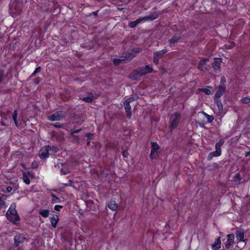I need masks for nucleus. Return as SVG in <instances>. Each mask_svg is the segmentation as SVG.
Returning a JSON list of instances; mask_svg holds the SVG:
<instances>
[{
  "mask_svg": "<svg viewBox=\"0 0 250 250\" xmlns=\"http://www.w3.org/2000/svg\"><path fill=\"white\" fill-rule=\"evenodd\" d=\"M23 2L21 0H11L9 4V13L13 17H16L22 11Z\"/></svg>",
  "mask_w": 250,
  "mask_h": 250,
  "instance_id": "obj_1",
  "label": "nucleus"
},
{
  "mask_svg": "<svg viewBox=\"0 0 250 250\" xmlns=\"http://www.w3.org/2000/svg\"><path fill=\"white\" fill-rule=\"evenodd\" d=\"M235 235L236 237V239L238 241V243L239 242H244V244L241 245L239 247L238 246V248L242 249L246 245L247 242L248 241V239H244V231L243 229H239L236 230L235 231Z\"/></svg>",
  "mask_w": 250,
  "mask_h": 250,
  "instance_id": "obj_2",
  "label": "nucleus"
},
{
  "mask_svg": "<svg viewBox=\"0 0 250 250\" xmlns=\"http://www.w3.org/2000/svg\"><path fill=\"white\" fill-rule=\"evenodd\" d=\"M53 148L55 149L57 148L55 146H51L49 145H47L41 149L39 153V156L40 158L44 159L48 157L49 155V151Z\"/></svg>",
  "mask_w": 250,
  "mask_h": 250,
  "instance_id": "obj_3",
  "label": "nucleus"
},
{
  "mask_svg": "<svg viewBox=\"0 0 250 250\" xmlns=\"http://www.w3.org/2000/svg\"><path fill=\"white\" fill-rule=\"evenodd\" d=\"M65 117V113L62 111L55 112L53 114L47 117L50 121H61Z\"/></svg>",
  "mask_w": 250,
  "mask_h": 250,
  "instance_id": "obj_4",
  "label": "nucleus"
},
{
  "mask_svg": "<svg viewBox=\"0 0 250 250\" xmlns=\"http://www.w3.org/2000/svg\"><path fill=\"white\" fill-rule=\"evenodd\" d=\"M171 119H172V121L169 127L172 130L175 128L178 125L180 119V114L178 112H175L171 116Z\"/></svg>",
  "mask_w": 250,
  "mask_h": 250,
  "instance_id": "obj_5",
  "label": "nucleus"
},
{
  "mask_svg": "<svg viewBox=\"0 0 250 250\" xmlns=\"http://www.w3.org/2000/svg\"><path fill=\"white\" fill-rule=\"evenodd\" d=\"M227 241L225 244V248L228 250L230 248V246L234 242V234L233 233L229 234L227 235Z\"/></svg>",
  "mask_w": 250,
  "mask_h": 250,
  "instance_id": "obj_6",
  "label": "nucleus"
},
{
  "mask_svg": "<svg viewBox=\"0 0 250 250\" xmlns=\"http://www.w3.org/2000/svg\"><path fill=\"white\" fill-rule=\"evenodd\" d=\"M140 72H141V75H144L147 73H150L153 71V68L151 66L146 65L144 66H141L138 68Z\"/></svg>",
  "mask_w": 250,
  "mask_h": 250,
  "instance_id": "obj_7",
  "label": "nucleus"
},
{
  "mask_svg": "<svg viewBox=\"0 0 250 250\" xmlns=\"http://www.w3.org/2000/svg\"><path fill=\"white\" fill-rule=\"evenodd\" d=\"M226 90V85H219L218 89L215 93L214 99H219L225 92Z\"/></svg>",
  "mask_w": 250,
  "mask_h": 250,
  "instance_id": "obj_8",
  "label": "nucleus"
},
{
  "mask_svg": "<svg viewBox=\"0 0 250 250\" xmlns=\"http://www.w3.org/2000/svg\"><path fill=\"white\" fill-rule=\"evenodd\" d=\"M6 217L8 220L16 225L17 224L16 221H19L20 220V218L17 213V210H16L15 213L14 212L13 214H10L9 216H6Z\"/></svg>",
  "mask_w": 250,
  "mask_h": 250,
  "instance_id": "obj_9",
  "label": "nucleus"
},
{
  "mask_svg": "<svg viewBox=\"0 0 250 250\" xmlns=\"http://www.w3.org/2000/svg\"><path fill=\"white\" fill-rule=\"evenodd\" d=\"M25 239V237L21 234L15 235L14 238L15 247H18L20 244L24 242Z\"/></svg>",
  "mask_w": 250,
  "mask_h": 250,
  "instance_id": "obj_10",
  "label": "nucleus"
},
{
  "mask_svg": "<svg viewBox=\"0 0 250 250\" xmlns=\"http://www.w3.org/2000/svg\"><path fill=\"white\" fill-rule=\"evenodd\" d=\"M124 104L126 116L127 118H130L132 116V113L131 111V106L130 105V103H128V101H125L124 103Z\"/></svg>",
  "mask_w": 250,
  "mask_h": 250,
  "instance_id": "obj_11",
  "label": "nucleus"
},
{
  "mask_svg": "<svg viewBox=\"0 0 250 250\" xmlns=\"http://www.w3.org/2000/svg\"><path fill=\"white\" fill-rule=\"evenodd\" d=\"M141 76H142V75H141V72L138 68L132 71L130 74V78L133 80H136Z\"/></svg>",
  "mask_w": 250,
  "mask_h": 250,
  "instance_id": "obj_12",
  "label": "nucleus"
},
{
  "mask_svg": "<svg viewBox=\"0 0 250 250\" xmlns=\"http://www.w3.org/2000/svg\"><path fill=\"white\" fill-rule=\"evenodd\" d=\"M220 59L219 58H214V62L212 63V67L213 68L215 71H220Z\"/></svg>",
  "mask_w": 250,
  "mask_h": 250,
  "instance_id": "obj_13",
  "label": "nucleus"
},
{
  "mask_svg": "<svg viewBox=\"0 0 250 250\" xmlns=\"http://www.w3.org/2000/svg\"><path fill=\"white\" fill-rule=\"evenodd\" d=\"M59 220V217L57 214H53L50 218L51 225L54 228H56Z\"/></svg>",
  "mask_w": 250,
  "mask_h": 250,
  "instance_id": "obj_14",
  "label": "nucleus"
},
{
  "mask_svg": "<svg viewBox=\"0 0 250 250\" xmlns=\"http://www.w3.org/2000/svg\"><path fill=\"white\" fill-rule=\"evenodd\" d=\"M221 237L219 236L215 240L214 244L212 245V249L218 250L221 248Z\"/></svg>",
  "mask_w": 250,
  "mask_h": 250,
  "instance_id": "obj_15",
  "label": "nucleus"
},
{
  "mask_svg": "<svg viewBox=\"0 0 250 250\" xmlns=\"http://www.w3.org/2000/svg\"><path fill=\"white\" fill-rule=\"evenodd\" d=\"M214 102L217 105L219 111L222 113L223 112V105L219 99H214Z\"/></svg>",
  "mask_w": 250,
  "mask_h": 250,
  "instance_id": "obj_16",
  "label": "nucleus"
},
{
  "mask_svg": "<svg viewBox=\"0 0 250 250\" xmlns=\"http://www.w3.org/2000/svg\"><path fill=\"white\" fill-rule=\"evenodd\" d=\"M181 37L175 34L169 40V44H175L179 42Z\"/></svg>",
  "mask_w": 250,
  "mask_h": 250,
  "instance_id": "obj_17",
  "label": "nucleus"
},
{
  "mask_svg": "<svg viewBox=\"0 0 250 250\" xmlns=\"http://www.w3.org/2000/svg\"><path fill=\"white\" fill-rule=\"evenodd\" d=\"M221 155V153H220V152H219L217 150H215L214 151L210 152L208 154V156L207 157V160L208 161H210L213 157H218V156H220Z\"/></svg>",
  "mask_w": 250,
  "mask_h": 250,
  "instance_id": "obj_18",
  "label": "nucleus"
},
{
  "mask_svg": "<svg viewBox=\"0 0 250 250\" xmlns=\"http://www.w3.org/2000/svg\"><path fill=\"white\" fill-rule=\"evenodd\" d=\"M109 208L113 211H115L118 207L117 203L115 201H110L107 205Z\"/></svg>",
  "mask_w": 250,
  "mask_h": 250,
  "instance_id": "obj_19",
  "label": "nucleus"
},
{
  "mask_svg": "<svg viewBox=\"0 0 250 250\" xmlns=\"http://www.w3.org/2000/svg\"><path fill=\"white\" fill-rule=\"evenodd\" d=\"M81 99L86 103H91L94 100V96L93 93H88L86 97L83 98Z\"/></svg>",
  "mask_w": 250,
  "mask_h": 250,
  "instance_id": "obj_20",
  "label": "nucleus"
},
{
  "mask_svg": "<svg viewBox=\"0 0 250 250\" xmlns=\"http://www.w3.org/2000/svg\"><path fill=\"white\" fill-rule=\"evenodd\" d=\"M16 204L15 203H12L9 209L7 211L5 215L9 216L10 214H13V213L16 212Z\"/></svg>",
  "mask_w": 250,
  "mask_h": 250,
  "instance_id": "obj_21",
  "label": "nucleus"
},
{
  "mask_svg": "<svg viewBox=\"0 0 250 250\" xmlns=\"http://www.w3.org/2000/svg\"><path fill=\"white\" fill-rule=\"evenodd\" d=\"M158 17V14L154 13L143 18V21H152L156 19Z\"/></svg>",
  "mask_w": 250,
  "mask_h": 250,
  "instance_id": "obj_22",
  "label": "nucleus"
},
{
  "mask_svg": "<svg viewBox=\"0 0 250 250\" xmlns=\"http://www.w3.org/2000/svg\"><path fill=\"white\" fill-rule=\"evenodd\" d=\"M242 177L239 172L236 173L233 177V181L238 184H240L242 183Z\"/></svg>",
  "mask_w": 250,
  "mask_h": 250,
  "instance_id": "obj_23",
  "label": "nucleus"
},
{
  "mask_svg": "<svg viewBox=\"0 0 250 250\" xmlns=\"http://www.w3.org/2000/svg\"><path fill=\"white\" fill-rule=\"evenodd\" d=\"M142 21H143V18H139L135 21H131L129 23L128 26L130 28H134L139 23Z\"/></svg>",
  "mask_w": 250,
  "mask_h": 250,
  "instance_id": "obj_24",
  "label": "nucleus"
},
{
  "mask_svg": "<svg viewBox=\"0 0 250 250\" xmlns=\"http://www.w3.org/2000/svg\"><path fill=\"white\" fill-rule=\"evenodd\" d=\"M167 52V49H164L159 51H156L154 53V56L157 57L159 58H161L163 54Z\"/></svg>",
  "mask_w": 250,
  "mask_h": 250,
  "instance_id": "obj_25",
  "label": "nucleus"
},
{
  "mask_svg": "<svg viewBox=\"0 0 250 250\" xmlns=\"http://www.w3.org/2000/svg\"><path fill=\"white\" fill-rule=\"evenodd\" d=\"M113 62L115 65H118L121 63H126L125 59L114 58L113 60Z\"/></svg>",
  "mask_w": 250,
  "mask_h": 250,
  "instance_id": "obj_26",
  "label": "nucleus"
},
{
  "mask_svg": "<svg viewBox=\"0 0 250 250\" xmlns=\"http://www.w3.org/2000/svg\"><path fill=\"white\" fill-rule=\"evenodd\" d=\"M210 89H213L212 86H207L206 88H199L198 90L204 92L207 95H209L211 93Z\"/></svg>",
  "mask_w": 250,
  "mask_h": 250,
  "instance_id": "obj_27",
  "label": "nucleus"
},
{
  "mask_svg": "<svg viewBox=\"0 0 250 250\" xmlns=\"http://www.w3.org/2000/svg\"><path fill=\"white\" fill-rule=\"evenodd\" d=\"M39 214L43 217H47L49 214V210L48 209H40L39 212Z\"/></svg>",
  "mask_w": 250,
  "mask_h": 250,
  "instance_id": "obj_28",
  "label": "nucleus"
},
{
  "mask_svg": "<svg viewBox=\"0 0 250 250\" xmlns=\"http://www.w3.org/2000/svg\"><path fill=\"white\" fill-rule=\"evenodd\" d=\"M22 178H23V180L24 182L26 184L29 185L30 184V180L29 178V177L26 174V172L25 171H23L22 172Z\"/></svg>",
  "mask_w": 250,
  "mask_h": 250,
  "instance_id": "obj_29",
  "label": "nucleus"
},
{
  "mask_svg": "<svg viewBox=\"0 0 250 250\" xmlns=\"http://www.w3.org/2000/svg\"><path fill=\"white\" fill-rule=\"evenodd\" d=\"M93 136L94 134L91 133H87L84 135L85 137L87 138V142L86 143L87 146H89L90 145V141L92 139Z\"/></svg>",
  "mask_w": 250,
  "mask_h": 250,
  "instance_id": "obj_30",
  "label": "nucleus"
},
{
  "mask_svg": "<svg viewBox=\"0 0 250 250\" xmlns=\"http://www.w3.org/2000/svg\"><path fill=\"white\" fill-rule=\"evenodd\" d=\"M134 57V56L133 55L132 53L126 52L123 59H125V62H126L127 61L131 60Z\"/></svg>",
  "mask_w": 250,
  "mask_h": 250,
  "instance_id": "obj_31",
  "label": "nucleus"
},
{
  "mask_svg": "<svg viewBox=\"0 0 250 250\" xmlns=\"http://www.w3.org/2000/svg\"><path fill=\"white\" fill-rule=\"evenodd\" d=\"M202 113L207 118L208 123H211L214 120V117L213 116L209 115L204 111H202Z\"/></svg>",
  "mask_w": 250,
  "mask_h": 250,
  "instance_id": "obj_32",
  "label": "nucleus"
},
{
  "mask_svg": "<svg viewBox=\"0 0 250 250\" xmlns=\"http://www.w3.org/2000/svg\"><path fill=\"white\" fill-rule=\"evenodd\" d=\"M151 150L157 151V150L160 148L159 146L157 144L156 142H151Z\"/></svg>",
  "mask_w": 250,
  "mask_h": 250,
  "instance_id": "obj_33",
  "label": "nucleus"
},
{
  "mask_svg": "<svg viewBox=\"0 0 250 250\" xmlns=\"http://www.w3.org/2000/svg\"><path fill=\"white\" fill-rule=\"evenodd\" d=\"M51 196L52 197L51 201L52 204L61 202L60 199L58 197H57L54 194L51 193Z\"/></svg>",
  "mask_w": 250,
  "mask_h": 250,
  "instance_id": "obj_34",
  "label": "nucleus"
},
{
  "mask_svg": "<svg viewBox=\"0 0 250 250\" xmlns=\"http://www.w3.org/2000/svg\"><path fill=\"white\" fill-rule=\"evenodd\" d=\"M139 99V96L137 94L133 95L131 97L127 99L125 101H128V103H131L132 101L137 100Z\"/></svg>",
  "mask_w": 250,
  "mask_h": 250,
  "instance_id": "obj_35",
  "label": "nucleus"
},
{
  "mask_svg": "<svg viewBox=\"0 0 250 250\" xmlns=\"http://www.w3.org/2000/svg\"><path fill=\"white\" fill-rule=\"evenodd\" d=\"M71 137L73 138V142L77 144H80V139L79 137L77 135H76L75 134H72L71 135H70Z\"/></svg>",
  "mask_w": 250,
  "mask_h": 250,
  "instance_id": "obj_36",
  "label": "nucleus"
},
{
  "mask_svg": "<svg viewBox=\"0 0 250 250\" xmlns=\"http://www.w3.org/2000/svg\"><path fill=\"white\" fill-rule=\"evenodd\" d=\"M17 117H18L17 110L16 109L14 111V112L13 113L12 119L14 120V123H15V125H16V126H18V125H17V123H18Z\"/></svg>",
  "mask_w": 250,
  "mask_h": 250,
  "instance_id": "obj_37",
  "label": "nucleus"
},
{
  "mask_svg": "<svg viewBox=\"0 0 250 250\" xmlns=\"http://www.w3.org/2000/svg\"><path fill=\"white\" fill-rule=\"evenodd\" d=\"M158 156V154L157 151H154L151 150L150 154V158L151 159H156Z\"/></svg>",
  "mask_w": 250,
  "mask_h": 250,
  "instance_id": "obj_38",
  "label": "nucleus"
},
{
  "mask_svg": "<svg viewBox=\"0 0 250 250\" xmlns=\"http://www.w3.org/2000/svg\"><path fill=\"white\" fill-rule=\"evenodd\" d=\"M208 61V58H205V59L200 61L198 65V68L200 69V66H203L205 64V62Z\"/></svg>",
  "mask_w": 250,
  "mask_h": 250,
  "instance_id": "obj_39",
  "label": "nucleus"
},
{
  "mask_svg": "<svg viewBox=\"0 0 250 250\" xmlns=\"http://www.w3.org/2000/svg\"><path fill=\"white\" fill-rule=\"evenodd\" d=\"M42 68L41 66H39L36 68L35 70L31 74V77H33L36 76V74L41 72Z\"/></svg>",
  "mask_w": 250,
  "mask_h": 250,
  "instance_id": "obj_40",
  "label": "nucleus"
},
{
  "mask_svg": "<svg viewBox=\"0 0 250 250\" xmlns=\"http://www.w3.org/2000/svg\"><path fill=\"white\" fill-rule=\"evenodd\" d=\"M131 51L134 53H138L142 51V49L139 47L133 48L131 50Z\"/></svg>",
  "mask_w": 250,
  "mask_h": 250,
  "instance_id": "obj_41",
  "label": "nucleus"
},
{
  "mask_svg": "<svg viewBox=\"0 0 250 250\" xmlns=\"http://www.w3.org/2000/svg\"><path fill=\"white\" fill-rule=\"evenodd\" d=\"M73 183H74V182L73 181H72L71 180H69L68 183H64V184H62V185L64 187L71 186V187H73V188H75V187L73 185Z\"/></svg>",
  "mask_w": 250,
  "mask_h": 250,
  "instance_id": "obj_42",
  "label": "nucleus"
},
{
  "mask_svg": "<svg viewBox=\"0 0 250 250\" xmlns=\"http://www.w3.org/2000/svg\"><path fill=\"white\" fill-rule=\"evenodd\" d=\"M241 102L244 104H248L250 103V98L249 97H245L241 100Z\"/></svg>",
  "mask_w": 250,
  "mask_h": 250,
  "instance_id": "obj_43",
  "label": "nucleus"
},
{
  "mask_svg": "<svg viewBox=\"0 0 250 250\" xmlns=\"http://www.w3.org/2000/svg\"><path fill=\"white\" fill-rule=\"evenodd\" d=\"M4 74V71L3 69L0 70V83L3 81Z\"/></svg>",
  "mask_w": 250,
  "mask_h": 250,
  "instance_id": "obj_44",
  "label": "nucleus"
},
{
  "mask_svg": "<svg viewBox=\"0 0 250 250\" xmlns=\"http://www.w3.org/2000/svg\"><path fill=\"white\" fill-rule=\"evenodd\" d=\"M226 78L225 77V76H222L221 78V80H220V84L219 85H226L225 84V83H226Z\"/></svg>",
  "mask_w": 250,
  "mask_h": 250,
  "instance_id": "obj_45",
  "label": "nucleus"
},
{
  "mask_svg": "<svg viewBox=\"0 0 250 250\" xmlns=\"http://www.w3.org/2000/svg\"><path fill=\"white\" fill-rule=\"evenodd\" d=\"M31 167L32 168H34V169L38 168V162H36V161H33L31 164Z\"/></svg>",
  "mask_w": 250,
  "mask_h": 250,
  "instance_id": "obj_46",
  "label": "nucleus"
},
{
  "mask_svg": "<svg viewBox=\"0 0 250 250\" xmlns=\"http://www.w3.org/2000/svg\"><path fill=\"white\" fill-rule=\"evenodd\" d=\"M60 172L63 175H66L67 173H69L70 171L67 170V169L61 168L60 170Z\"/></svg>",
  "mask_w": 250,
  "mask_h": 250,
  "instance_id": "obj_47",
  "label": "nucleus"
},
{
  "mask_svg": "<svg viewBox=\"0 0 250 250\" xmlns=\"http://www.w3.org/2000/svg\"><path fill=\"white\" fill-rule=\"evenodd\" d=\"M122 155L125 158H127L129 155V153L127 150H123L122 151Z\"/></svg>",
  "mask_w": 250,
  "mask_h": 250,
  "instance_id": "obj_48",
  "label": "nucleus"
},
{
  "mask_svg": "<svg viewBox=\"0 0 250 250\" xmlns=\"http://www.w3.org/2000/svg\"><path fill=\"white\" fill-rule=\"evenodd\" d=\"M235 46V43L234 42H231L230 44L229 45H228V47H227V45H226V48L228 49H231L233 48Z\"/></svg>",
  "mask_w": 250,
  "mask_h": 250,
  "instance_id": "obj_49",
  "label": "nucleus"
},
{
  "mask_svg": "<svg viewBox=\"0 0 250 250\" xmlns=\"http://www.w3.org/2000/svg\"><path fill=\"white\" fill-rule=\"evenodd\" d=\"M213 3H218L219 5H223V1H221L220 0H212Z\"/></svg>",
  "mask_w": 250,
  "mask_h": 250,
  "instance_id": "obj_50",
  "label": "nucleus"
},
{
  "mask_svg": "<svg viewBox=\"0 0 250 250\" xmlns=\"http://www.w3.org/2000/svg\"><path fill=\"white\" fill-rule=\"evenodd\" d=\"M62 208V206L56 205L54 207V209L56 211H59L60 210V209Z\"/></svg>",
  "mask_w": 250,
  "mask_h": 250,
  "instance_id": "obj_51",
  "label": "nucleus"
},
{
  "mask_svg": "<svg viewBox=\"0 0 250 250\" xmlns=\"http://www.w3.org/2000/svg\"><path fill=\"white\" fill-rule=\"evenodd\" d=\"M81 130H82L81 128L77 129V130H71V133H70V135H71L72 134H75V133H79V132H81Z\"/></svg>",
  "mask_w": 250,
  "mask_h": 250,
  "instance_id": "obj_52",
  "label": "nucleus"
},
{
  "mask_svg": "<svg viewBox=\"0 0 250 250\" xmlns=\"http://www.w3.org/2000/svg\"><path fill=\"white\" fill-rule=\"evenodd\" d=\"M53 126L58 128H62V125L60 124L59 123H56L53 124Z\"/></svg>",
  "mask_w": 250,
  "mask_h": 250,
  "instance_id": "obj_53",
  "label": "nucleus"
},
{
  "mask_svg": "<svg viewBox=\"0 0 250 250\" xmlns=\"http://www.w3.org/2000/svg\"><path fill=\"white\" fill-rule=\"evenodd\" d=\"M160 58L154 56L153 57V62L155 64H157L159 62V60Z\"/></svg>",
  "mask_w": 250,
  "mask_h": 250,
  "instance_id": "obj_54",
  "label": "nucleus"
},
{
  "mask_svg": "<svg viewBox=\"0 0 250 250\" xmlns=\"http://www.w3.org/2000/svg\"><path fill=\"white\" fill-rule=\"evenodd\" d=\"M98 11H95V12H93L91 13H89L87 16L88 17H90L92 15H94L95 16V17H97L98 16Z\"/></svg>",
  "mask_w": 250,
  "mask_h": 250,
  "instance_id": "obj_55",
  "label": "nucleus"
},
{
  "mask_svg": "<svg viewBox=\"0 0 250 250\" xmlns=\"http://www.w3.org/2000/svg\"><path fill=\"white\" fill-rule=\"evenodd\" d=\"M215 149H216V150L220 152V153H222L221 146H220L219 145H218L217 144H216V145H215Z\"/></svg>",
  "mask_w": 250,
  "mask_h": 250,
  "instance_id": "obj_56",
  "label": "nucleus"
},
{
  "mask_svg": "<svg viewBox=\"0 0 250 250\" xmlns=\"http://www.w3.org/2000/svg\"><path fill=\"white\" fill-rule=\"evenodd\" d=\"M81 116L79 114H74L73 118L74 120H78L80 119Z\"/></svg>",
  "mask_w": 250,
  "mask_h": 250,
  "instance_id": "obj_57",
  "label": "nucleus"
},
{
  "mask_svg": "<svg viewBox=\"0 0 250 250\" xmlns=\"http://www.w3.org/2000/svg\"><path fill=\"white\" fill-rule=\"evenodd\" d=\"M5 205V203L2 199V197L0 196V205L2 206H4Z\"/></svg>",
  "mask_w": 250,
  "mask_h": 250,
  "instance_id": "obj_58",
  "label": "nucleus"
},
{
  "mask_svg": "<svg viewBox=\"0 0 250 250\" xmlns=\"http://www.w3.org/2000/svg\"><path fill=\"white\" fill-rule=\"evenodd\" d=\"M224 143V141L223 139H220V141L217 142L216 144H217L218 145H219L220 146H222Z\"/></svg>",
  "mask_w": 250,
  "mask_h": 250,
  "instance_id": "obj_59",
  "label": "nucleus"
},
{
  "mask_svg": "<svg viewBox=\"0 0 250 250\" xmlns=\"http://www.w3.org/2000/svg\"><path fill=\"white\" fill-rule=\"evenodd\" d=\"M12 188L11 187L8 186L6 188V191L7 192H10L12 191Z\"/></svg>",
  "mask_w": 250,
  "mask_h": 250,
  "instance_id": "obj_60",
  "label": "nucleus"
},
{
  "mask_svg": "<svg viewBox=\"0 0 250 250\" xmlns=\"http://www.w3.org/2000/svg\"><path fill=\"white\" fill-rule=\"evenodd\" d=\"M26 174L27 175V176L28 177H29V176L33 177V174H32V173L31 172L27 171V172H26Z\"/></svg>",
  "mask_w": 250,
  "mask_h": 250,
  "instance_id": "obj_61",
  "label": "nucleus"
},
{
  "mask_svg": "<svg viewBox=\"0 0 250 250\" xmlns=\"http://www.w3.org/2000/svg\"><path fill=\"white\" fill-rule=\"evenodd\" d=\"M245 155L246 157L250 156V150L248 152H246Z\"/></svg>",
  "mask_w": 250,
  "mask_h": 250,
  "instance_id": "obj_62",
  "label": "nucleus"
},
{
  "mask_svg": "<svg viewBox=\"0 0 250 250\" xmlns=\"http://www.w3.org/2000/svg\"><path fill=\"white\" fill-rule=\"evenodd\" d=\"M213 166L214 167H218V164L217 163H214L213 165Z\"/></svg>",
  "mask_w": 250,
  "mask_h": 250,
  "instance_id": "obj_63",
  "label": "nucleus"
},
{
  "mask_svg": "<svg viewBox=\"0 0 250 250\" xmlns=\"http://www.w3.org/2000/svg\"><path fill=\"white\" fill-rule=\"evenodd\" d=\"M200 126L201 127H203L204 126V124H199Z\"/></svg>",
  "mask_w": 250,
  "mask_h": 250,
  "instance_id": "obj_64",
  "label": "nucleus"
}]
</instances>
